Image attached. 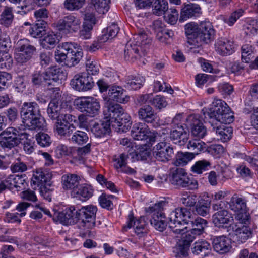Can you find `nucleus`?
Here are the masks:
<instances>
[{"instance_id":"b1692460","label":"nucleus","mask_w":258,"mask_h":258,"mask_svg":"<svg viewBox=\"0 0 258 258\" xmlns=\"http://www.w3.org/2000/svg\"><path fill=\"white\" fill-rule=\"evenodd\" d=\"M220 122L214 123L213 121H209L211 125L210 130L215 133L217 139L220 140L222 142H226L232 136V129L230 127H226L224 125H220Z\"/></svg>"},{"instance_id":"39448f33","label":"nucleus","mask_w":258,"mask_h":258,"mask_svg":"<svg viewBox=\"0 0 258 258\" xmlns=\"http://www.w3.org/2000/svg\"><path fill=\"white\" fill-rule=\"evenodd\" d=\"M171 184L177 188H188L194 189L197 188V181L190 179L185 169L181 168H173L171 171L170 176Z\"/></svg>"},{"instance_id":"9d476101","label":"nucleus","mask_w":258,"mask_h":258,"mask_svg":"<svg viewBox=\"0 0 258 258\" xmlns=\"http://www.w3.org/2000/svg\"><path fill=\"white\" fill-rule=\"evenodd\" d=\"M79 219L82 226L87 229H92L95 226L96 214L97 208L93 205L83 206L79 209Z\"/></svg>"},{"instance_id":"7c9ffc66","label":"nucleus","mask_w":258,"mask_h":258,"mask_svg":"<svg viewBox=\"0 0 258 258\" xmlns=\"http://www.w3.org/2000/svg\"><path fill=\"white\" fill-rule=\"evenodd\" d=\"M110 99L120 103H126L130 100V96L126 94V91L119 86H111L108 92Z\"/></svg>"},{"instance_id":"864d4df0","label":"nucleus","mask_w":258,"mask_h":258,"mask_svg":"<svg viewBox=\"0 0 258 258\" xmlns=\"http://www.w3.org/2000/svg\"><path fill=\"white\" fill-rule=\"evenodd\" d=\"M132 158L138 161H145L150 159L151 155L150 150L146 145L139 148L136 151L132 153Z\"/></svg>"},{"instance_id":"20e7f679","label":"nucleus","mask_w":258,"mask_h":258,"mask_svg":"<svg viewBox=\"0 0 258 258\" xmlns=\"http://www.w3.org/2000/svg\"><path fill=\"white\" fill-rule=\"evenodd\" d=\"M28 134L22 132L20 127H9L0 133L1 144L3 148L12 149L22 143Z\"/></svg>"},{"instance_id":"f03ea898","label":"nucleus","mask_w":258,"mask_h":258,"mask_svg":"<svg viewBox=\"0 0 258 258\" xmlns=\"http://www.w3.org/2000/svg\"><path fill=\"white\" fill-rule=\"evenodd\" d=\"M170 219L180 223L182 220L186 224V227L196 235L202 234L207 226V220L200 218H195L194 215L186 208H177L171 212Z\"/></svg>"},{"instance_id":"2eb2a0df","label":"nucleus","mask_w":258,"mask_h":258,"mask_svg":"<svg viewBox=\"0 0 258 258\" xmlns=\"http://www.w3.org/2000/svg\"><path fill=\"white\" fill-rule=\"evenodd\" d=\"M196 235L192 233L189 230L186 233H182L181 239L179 240L173 251L176 258H182L188 255L189 245L195 239Z\"/></svg>"},{"instance_id":"5fc2aeb1","label":"nucleus","mask_w":258,"mask_h":258,"mask_svg":"<svg viewBox=\"0 0 258 258\" xmlns=\"http://www.w3.org/2000/svg\"><path fill=\"white\" fill-rule=\"evenodd\" d=\"M187 148L191 151L194 155H198L200 152L206 149V144L199 139H194L190 140L187 144Z\"/></svg>"},{"instance_id":"0eeeda50","label":"nucleus","mask_w":258,"mask_h":258,"mask_svg":"<svg viewBox=\"0 0 258 258\" xmlns=\"http://www.w3.org/2000/svg\"><path fill=\"white\" fill-rule=\"evenodd\" d=\"M77 108L87 115L94 117L98 114L100 104L97 100L91 97H83L75 100Z\"/></svg>"},{"instance_id":"0e129e2a","label":"nucleus","mask_w":258,"mask_h":258,"mask_svg":"<svg viewBox=\"0 0 258 258\" xmlns=\"http://www.w3.org/2000/svg\"><path fill=\"white\" fill-rule=\"evenodd\" d=\"M134 39L136 40L135 45L141 46L142 48L146 49L147 50V48L148 47L147 42H146L147 40V35L144 30H140L137 34L134 35Z\"/></svg>"},{"instance_id":"c756f323","label":"nucleus","mask_w":258,"mask_h":258,"mask_svg":"<svg viewBox=\"0 0 258 258\" xmlns=\"http://www.w3.org/2000/svg\"><path fill=\"white\" fill-rule=\"evenodd\" d=\"M127 153H123L119 155H115L113 157L114 167L117 169H120L122 172L127 174H133L136 172L134 169L126 166L127 160L128 158Z\"/></svg>"},{"instance_id":"ddd939ff","label":"nucleus","mask_w":258,"mask_h":258,"mask_svg":"<svg viewBox=\"0 0 258 258\" xmlns=\"http://www.w3.org/2000/svg\"><path fill=\"white\" fill-rule=\"evenodd\" d=\"M72 87L79 91H87L91 90L94 82L91 75L86 73L75 75L70 82Z\"/></svg>"},{"instance_id":"de8ad7c7","label":"nucleus","mask_w":258,"mask_h":258,"mask_svg":"<svg viewBox=\"0 0 258 258\" xmlns=\"http://www.w3.org/2000/svg\"><path fill=\"white\" fill-rule=\"evenodd\" d=\"M255 48L251 41L245 43L241 47L242 59L246 63H248L253 57Z\"/></svg>"},{"instance_id":"393cba45","label":"nucleus","mask_w":258,"mask_h":258,"mask_svg":"<svg viewBox=\"0 0 258 258\" xmlns=\"http://www.w3.org/2000/svg\"><path fill=\"white\" fill-rule=\"evenodd\" d=\"M137 113L139 119L147 123H153L157 119V113L149 105H143Z\"/></svg>"},{"instance_id":"09e8293b","label":"nucleus","mask_w":258,"mask_h":258,"mask_svg":"<svg viewBox=\"0 0 258 258\" xmlns=\"http://www.w3.org/2000/svg\"><path fill=\"white\" fill-rule=\"evenodd\" d=\"M151 6L153 13L157 16L165 14L168 10V4L165 0H155Z\"/></svg>"},{"instance_id":"4d7b16f0","label":"nucleus","mask_w":258,"mask_h":258,"mask_svg":"<svg viewBox=\"0 0 258 258\" xmlns=\"http://www.w3.org/2000/svg\"><path fill=\"white\" fill-rule=\"evenodd\" d=\"M13 66V58L7 52L0 51V70H9Z\"/></svg>"},{"instance_id":"bf43d9fd","label":"nucleus","mask_w":258,"mask_h":258,"mask_svg":"<svg viewBox=\"0 0 258 258\" xmlns=\"http://www.w3.org/2000/svg\"><path fill=\"white\" fill-rule=\"evenodd\" d=\"M46 78L45 72L35 71L32 75L31 81L34 85L37 86L42 85L44 83L50 84L51 83L47 82Z\"/></svg>"},{"instance_id":"13d9d810","label":"nucleus","mask_w":258,"mask_h":258,"mask_svg":"<svg viewBox=\"0 0 258 258\" xmlns=\"http://www.w3.org/2000/svg\"><path fill=\"white\" fill-rule=\"evenodd\" d=\"M41 22L42 23L40 22L38 23H35L30 28L29 32L32 37H40L43 34L47 26V23H44L43 21H41Z\"/></svg>"},{"instance_id":"3c124183","label":"nucleus","mask_w":258,"mask_h":258,"mask_svg":"<svg viewBox=\"0 0 258 258\" xmlns=\"http://www.w3.org/2000/svg\"><path fill=\"white\" fill-rule=\"evenodd\" d=\"M110 0H90V4L99 14H104L109 9Z\"/></svg>"},{"instance_id":"774afa93","label":"nucleus","mask_w":258,"mask_h":258,"mask_svg":"<svg viewBox=\"0 0 258 258\" xmlns=\"http://www.w3.org/2000/svg\"><path fill=\"white\" fill-rule=\"evenodd\" d=\"M244 10L242 9H238L232 13L229 17L224 18V21L229 26H231L242 16Z\"/></svg>"},{"instance_id":"cd10ccee","label":"nucleus","mask_w":258,"mask_h":258,"mask_svg":"<svg viewBox=\"0 0 258 258\" xmlns=\"http://www.w3.org/2000/svg\"><path fill=\"white\" fill-rule=\"evenodd\" d=\"M94 189L93 187L87 184H79L77 188H75L71 191V195L82 201H86L93 195Z\"/></svg>"},{"instance_id":"2f4dec72","label":"nucleus","mask_w":258,"mask_h":258,"mask_svg":"<svg viewBox=\"0 0 258 258\" xmlns=\"http://www.w3.org/2000/svg\"><path fill=\"white\" fill-rule=\"evenodd\" d=\"M111 123L105 119L100 123H95L91 127V132L96 137H105L111 133Z\"/></svg>"},{"instance_id":"9b49d317","label":"nucleus","mask_w":258,"mask_h":258,"mask_svg":"<svg viewBox=\"0 0 258 258\" xmlns=\"http://www.w3.org/2000/svg\"><path fill=\"white\" fill-rule=\"evenodd\" d=\"M79 210L76 209L74 206H66L59 213L55 214L57 217V221L63 225H74L79 219Z\"/></svg>"},{"instance_id":"72a5a7b5","label":"nucleus","mask_w":258,"mask_h":258,"mask_svg":"<svg viewBox=\"0 0 258 258\" xmlns=\"http://www.w3.org/2000/svg\"><path fill=\"white\" fill-rule=\"evenodd\" d=\"M77 46V43L72 42H64L58 46V49L55 51V58L57 62L61 63L67 62L68 52L71 50V47Z\"/></svg>"},{"instance_id":"a19ab883","label":"nucleus","mask_w":258,"mask_h":258,"mask_svg":"<svg viewBox=\"0 0 258 258\" xmlns=\"http://www.w3.org/2000/svg\"><path fill=\"white\" fill-rule=\"evenodd\" d=\"M47 81L52 80L54 82L64 80L67 77L66 72L60 68L54 66L49 68L45 72Z\"/></svg>"},{"instance_id":"79ce46f5","label":"nucleus","mask_w":258,"mask_h":258,"mask_svg":"<svg viewBox=\"0 0 258 258\" xmlns=\"http://www.w3.org/2000/svg\"><path fill=\"white\" fill-rule=\"evenodd\" d=\"M229 206L232 211L241 213L246 211V200L242 197H239L237 195H234L229 202Z\"/></svg>"},{"instance_id":"c03bdc74","label":"nucleus","mask_w":258,"mask_h":258,"mask_svg":"<svg viewBox=\"0 0 258 258\" xmlns=\"http://www.w3.org/2000/svg\"><path fill=\"white\" fill-rule=\"evenodd\" d=\"M59 36L53 32L48 33L44 35L41 39V44L45 49H52L59 42Z\"/></svg>"},{"instance_id":"aec40b11","label":"nucleus","mask_w":258,"mask_h":258,"mask_svg":"<svg viewBox=\"0 0 258 258\" xmlns=\"http://www.w3.org/2000/svg\"><path fill=\"white\" fill-rule=\"evenodd\" d=\"M147 52L146 49H144L141 46L127 44L124 49V57L125 60L133 62L136 60L145 56Z\"/></svg>"},{"instance_id":"f257e3e1","label":"nucleus","mask_w":258,"mask_h":258,"mask_svg":"<svg viewBox=\"0 0 258 258\" xmlns=\"http://www.w3.org/2000/svg\"><path fill=\"white\" fill-rule=\"evenodd\" d=\"M20 115L23 123L30 130H43L46 127L45 120L35 102H24L21 108Z\"/></svg>"},{"instance_id":"4c0bfd02","label":"nucleus","mask_w":258,"mask_h":258,"mask_svg":"<svg viewBox=\"0 0 258 258\" xmlns=\"http://www.w3.org/2000/svg\"><path fill=\"white\" fill-rule=\"evenodd\" d=\"M211 246L210 243L204 239H200L196 241L191 248L194 255L207 256L210 254Z\"/></svg>"},{"instance_id":"412c9836","label":"nucleus","mask_w":258,"mask_h":258,"mask_svg":"<svg viewBox=\"0 0 258 258\" xmlns=\"http://www.w3.org/2000/svg\"><path fill=\"white\" fill-rule=\"evenodd\" d=\"M212 245L215 251L220 254L229 252L232 248L230 239L224 235L215 237Z\"/></svg>"},{"instance_id":"423d86ee","label":"nucleus","mask_w":258,"mask_h":258,"mask_svg":"<svg viewBox=\"0 0 258 258\" xmlns=\"http://www.w3.org/2000/svg\"><path fill=\"white\" fill-rule=\"evenodd\" d=\"M36 50V48L27 39L20 40L15 48V59L18 63H25L32 58Z\"/></svg>"},{"instance_id":"4be33fe9","label":"nucleus","mask_w":258,"mask_h":258,"mask_svg":"<svg viewBox=\"0 0 258 258\" xmlns=\"http://www.w3.org/2000/svg\"><path fill=\"white\" fill-rule=\"evenodd\" d=\"M215 51L222 56H227L235 51V47L232 41L226 38L218 39L215 44Z\"/></svg>"},{"instance_id":"5701e85b","label":"nucleus","mask_w":258,"mask_h":258,"mask_svg":"<svg viewBox=\"0 0 258 258\" xmlns=\"http://www.w3.org/2000/svg\"><path fill=\"white\" fill-rule=\"evenodd\" d=\"M189 135L188 129L183 125L175 126L170 134V139L180 146L185 144Z\"/></svg>"},{"instance_id":"052dcab7","label":"nucleus","mask_w":258,"mask_h":258,"mask_svg":"<svg viewBox=\"0 0 258 258\" xmlns=\"http://www.w3.org/2000/svg\"><path fill=\"white\" fill-rule=\"evenodd\" d=\"M180 202L186 207H193L197 202V196L190 192H183L181 194Z\"/></svg>"},{"instance_id":"f8f14e48","label":"nucleus","mask_w":258,"mask_h":258,"mask_svg":"<svg viewBox=\"0 0 258 258\" xmlns=\"http://www.w3.org/2000/svg\"><path fill=\"white\" fill-rule=\"evenodd\" d=\"M212 221L215 227L221 230H226L229 234L233 229L231 224L233 217L228 210L215 213L212 216Z\"/></svg>"},{"instance_id":"ea45409f","label":"nucleus","mask_w":258,"mask_h":258,"mask_svg":"<svg viewBox=\"0 0 258 258\" xmlns=\"http://www.w3.org/2000/svg\"><path fill=\"white\" fill-rule=\"evenodd\" d=\"M167 205V203L166 201H161L147 208L146 212L152 214V218L150 220L156 219L155 221L159 222L160 214H165L164 210Z\"/></svg>"},{"instance_id":"a18cd8bd","label":"nucleus","mask_w":258,"mask_h":258,"mask_svg":"<svg viewBox=\"0 0 258 258\" xmlns=\"http://www.w3.org/2000/svg\"><path fill=\"white\" fill-rule=\"evenodd\" d=\"M88 140L89 137L86 132L75 130L69 138V141L75 145H83L86 144Z\"/></svg>"},{"instance_id":"338daca9","label":"nucleus","mask_w":258,"mask_h":258,"mask_svg":"<svg viewBox=\"0 0 258 258\" xmlns=\"http://www.w3.org/2000/svg\"><path fill=\"white\" fill-rule=\"evenodd\" d=\"M85 0H66L63 3L64 7L69 11L78 10L82 7Z\"/></svg>"},{"instance_id":"1a4fd4ad","label":"nucleus","mask_w":258,"mask_h":258,"mask_svg":"<svg viewBox=\"0 0 258 258\" xmlns=\"http://www.w3.org/2000/svg\"><path fill=\"white\" fill-rule=\"evenodd\" d=\"M153 155L157 161L166 163L172 158L174 149L169 143L162 141L153 147Z\"/></svg>"},{"instance_id":"49530a36","label":"nucleus","mask_w":258,"mask_h":258,"mask_svg":"<svg viewBox=\"0 0 258 258\" xmlns=\"http://www.w3.org/2000/svg\"><path fill=\"white\" fill-rule=\"evenodd\" d=\"M145 81V78L140 76L130 75L126 77L125 82L128 89L137 90L140 88Z\"/></svg>"},{"instance_id":"37998d69","label":"nucleus","mask_w":258,"mask_h":258,"mask_svg":"<svg viewBox=\"0 0 258 258\" xmlns=\"http://www.w3.org/2000/svg\"><path fill=\"white\" fill-rule=\"evenodd\" d=\"M56 132L61 137L64 138L68 141L71 135L75 131L76 127L74 124H68L62 123L59 120V122H56L55 127Z\"/></svg>"},{"instance_id":"4468645a","label":"nucleus","mask_w":258,"mask_h":258,"mask_svg":"<svg viewBox=\"0 0 258 258\" xmlns=\"http://www.w3.org/2000/svg\"><path fill=\"white\" fill-rule=\"evenodd\" d=\"M157 134V132H151L144 123L135 124L131 131V135L135 140L144 141L149 138L150 142H155Z\"/></svg>"},{"instance_id":"a878e982","label":"nucleus","mask_w":258,"mask_h":258,"mask_svg":"<svg viewBox=\"0 0 258 258\" xmlns=\"http://www.w3.org/2000/svg\"><path fill=\"white\" fill-rule=\"evenodd\" d=\"M132 123L131 117L127 113L123 112L115 120L112 121L111 125L117 132L125 133L130 129Z\"/></svg>"},{"instance_id":"f3484780","label":"nucleus","mask_w":258,"mask_h":258,"mask_svg":"<svg viewBox=\"0 0 258 258\" xmlns=\"http://www.w3.org/2000/svg\"><path fill=\"white\" fill-rule=\"evenodd\" d=\"M51 174L47 171L44 170L42 168L37 169L33 171L31 186L35 190L45 186H48L49 187L51 185Z\"/></svg>"},{"instance_id":"a211bd4d","label":"nucleus","mask_w":258,"mask_h":258,"mask_svg":"<svg viewBox=\"0 0 258 258\" xmlns=\"http://www.w3.org/2000/svg\"><path fill=\"white\" fill-rule=\"evenodd\" d=\"M215 36V30L210 21H203L199 23V45H201L202 43H210L214 39Z\"/></svg>"},{"instance_id":"e2e57ef3","label":"nucleus","mask_w":258,"mask_h":258,"mask_svg":"<svg viewBox=\"0 0 258 258\" xmlns=\"http://www.w3.org/2000/svg\"><path fill=\"white\" fill-rule=\"evenodd\" d=\"M171 213L170 214L169 216L168 217V225L169 228L173 231V233L175 234H180L183 233L184 230L185 229H187L188 228H186V226H184L186 224L183 223V221H180V223H178V222H175L173 220H172L171 218Z\"/></svg>"},{"instance_id":"69168bd1","label":"nucleus","mask_w":258,"mask_h":258,"mask_svg":"<svg viewBox=\"0 0 258 258\" xmlns=\"http://www.w3.org/2000/svg\"><path fill=\"white\" fill-rule=\"evenodd\" d=\"M28 169L26 163L23 161L20 158H18L11 166V170L13 173L24 172Z\"/></svg>"},{"instance_id":"6ab92c4d","label":"nucleus","mask_w":258,"mask_h":258,"mask_svg":"<svg viewBox=\"0 0 258 258\" xmlns=\"http://www.w3.org/2000/svg\"><path fill=\"white\" fill-rule=\"evenodd\" d=\"M186 121L194 137L200 139L205 137L207 133L206 128L200 120L198 115H189L186 118Z\"/></svg>"},{"instance_id":"c9c22d12","label":"nucleus","mask_w":258,"mask_h":258,"mask_svg":"<svg viewBox=\"0 0 258 258\" xmlns=\"http://www.w3.org/2000/svg\"><path fill=\"white\" fill-rule=\"evenodd\" d=\"M255 229L254 225L240 226L235 230L236 239L241 243L245 242L252 237L253 231Z\"/></svg>"},{"instance_id":"58836bf2","label":"nucleus","mask_w":258,"mask_h":258,"mask_svg":"<svg viewBox=\"0 0 258 258\" xmlns=\"http://www.w3.org/2000/svg\"><path fill=\"white\" fill-rule=\"evenodd\" d=\"M80 178L76 174H67L62 176V185L64 189L74 190L79 186Z\"/></svg>"},{"instance_id":"bb28decb","label":"nucleus","mask_w":258,"mask_h":258,"mask_svg":"<svg viewBox=\"0 0 258 258\" xmlns=\"http://www.w3.org/2000/svg\"><path fill=\"white\" fill-rule=\"evenodd\" d=\"M124 112L122 107L117 103H109L106 109L103 111L105 119L109 121L110 123L112 121L115 120L118 117Z\"/></svg>"},{"instance_id":"6e6d98bb","label":"nucleus","mask_w":258,"mask_h":258,"mask_svg":"<svg viewBox=\"0 0 258 258\" xmlns=\"http://www.w3.org/2000/svg\"><path fill=\"white\" fill-rule=\"evenodd\" d=\"M211 167V163L206 160H199L191 167V171L197 174H202L204 172L209 170Z\"/></svg>"},{"instance_id":"c85d7f7f","label":"nucleus","mask_w":258,"mask_h":258,"mask_svg":"<svg viewBox=\"0 0 258 258\" xmlns=\"http://www.w3.org/2000/svg\"><path fill=\"white\" fill-rule=\"evenodd\" d=\"M185 32L187 38V42L191 45L199 46V24L190 22L185 25Z\"/></svg>"},{"instance_id":"8fccbe9b","label":"nucleus","mask_w":258,"mask_h":258,"mask_svg":"<svg viewBox=\"0 0 258 258\" xmlns=\"http://www.w3.org/2000/svg\"><path fill=\"white\" fill-rule=\"evenodd\" d=\"M119 28L115 23H112L103 31V34L100 37L102 42H106L115 37L118 33Z\"/></svg>"},{"instance_id":"680f3d73","label":"nucleus","mask_w":258,"mask_h":258,"mask_svg":"<svg viewBox=\"0 0 258 258\" xmlns=\"http://www.w3.org/2000/svg\"><path fill=\"white\" fill-rule=\"evenodd\" d=\"M35 138L37 144L42 147H49L52 143L50 136L45 133L39 132L36 135Z\"/></svg>"},{"instance_id":"6e6552de","label":"nucleus","mask_w":258,"mask_h":258,"mask_svg":"<svg viewBox=\"0 0 258 258\" xmlns=\"http://www.w3.org/2000/svg\"><path fill=\"white\" fill-rule=\"evenodd\" d=\"M132 227H133L135 233L139 238L144 237L148 232V223L144 216H141L135 220L133 215L130 214L127 224L123 226V230L127 231Z\"/></svg>"},{"instance_id":"dca6fc26","label":"nucleus","mask_w":258,"mask_h":258,"mask_svg":"<svg viewBox=\"0 0 258 258\" xmlns=\"http://www.w3.org/2000/svg\"><path fill=\"white\" fill-rule=\"evenodd\" d=\"M81 21L79 18L73 15H70L59 20L57 29L63 33H68L77 31L80 27Z\"/></svg>"},{"instance_id":"7ed1b4c3","label":"nucleus","mask_w":258,"mask_h":258,"mask_svg":"<svg viewBox=\"0 0 258 258\" xmlns=\"http://www.w3.org/2000/svg\"><path fill=\"white\" fill-rule=\"evenodd\" d=\"M205 119H212L214 123L230 124L234 120V113L225 101L214 99L212 107L208 109H202Z\"/></svg>"},{"instance_id":"e433bc0d","label":"nucleus","mask_w":258,"mask_h":258,"mask_svg":"<svg viewBox=\"0 0 258 258\" xmlns=\"http://www.w3.org/2000/svg\"><path fill=\"white\" fill-rule=\"evenodd\" d=\"M56 99L52 100L49 103L47 108V114L49 118L52 120H56L59 122L62 113V104Z\"/></svg>"},{"instance_id":"603ef678","label":"nucleus","mask_w":258,"mask_h":258,"mask_svg":"<svg viewBox=\"0 0 258 258\" xmlns=\"http://www.w3.org/2000/svg\"><path fill=\"white\" fill-rule=\"evenodd\" d=\"M195 158L194 153L190 152H178L176 155L174 164L176 166H184Z\"/></svg>"},{"instance_id":"473e14b6","label":"nucleus","mask_w":258,"mask_h":258,"mask_svg":"<svg viewBox=\"0 0 258 258\" xmlns=\"http://www.w3.org/2000/svg\"><path fill=\"white\" fill-rule=\"evenodd\" d=\"M201 13V8L196 4H184L181 9L179 21L182 22L187 19L196 16Z\"/></svg>"},{"instance_id":"f704fd0d","label":"nucleus","mask_w":258,"mask_h":258,"mask_svg":"<svg viewBox=\"0 0 258 258\" xmlns=\"http://www.w3.org/2000/svg\"><path fill=\"white\" fill-rule=\"evenodd\" d=\"M71 47V50L68 51V59L66 66L69 67H74L79 63L83 55V51L80 45L77 44V46Z\"/></svg>"}]
</instances>
